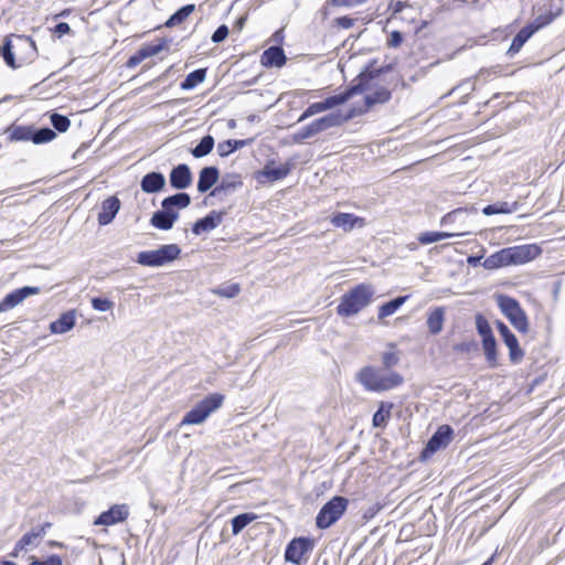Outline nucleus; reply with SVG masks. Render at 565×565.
Returning a JSON list of instances; mask_svg holds the SVG:
<instances>
[{"label":"nucleus","instance_id":"nucleus-4","mask_svg":"<svg viewBox=\"0 0 565 565\" xmlns=\"http://www.w3.org/2000/svg\"><path fill=\"white\" fill-rule=\"evenodd\" d=\"M356 381L367 392L382 393L403 385L404 376L394 370L366 365L356 373Z\"/></svg>","mask_w":565,"mask_h":565},{"label":"nucleus","instance_id":"nucleus-22","mask_svg":"<svg viewBox=\"0 0 565 565\" xmlns=\"http://www.w3.org/2000/svg\"><path fill=\"white\" fill-rule=\"evenodd\" d=\"M287 57L280 46H270L260 55V64L264 67H281L286 64Z\"/></svg>","mask_w":565,"mask_h":565},{"label":"nucleus","instance_id":"nucleus-57","mask_svg":"<svg viewBox=\"0 0 565 565\" xmlns=\"http://www.w3.org/2000/svg\"><path fill=\"white\" fill-rule=\"evenodd\" d=\"M404 7H405V3H404L403 1H397V2L395 3V9H394V11H395V12H398V11H401Z\"/></svg>","mask_w":565,"mask_h":565},{"label":"nucleus","instance_id":"nucleus-2","mask_svg":"<svg viewBox=\"0 0 565 565\" xmlns=\"http://www.w3.org/2000/svg\"><path fill=\"white\" fill-rule=\"evenodd\" d=\"M0 55L9 67L15 70L33 63L38 58V47L29 35L10 34L3 40Z\"/></svg>","mask_w":565,"mask_h":565},{"label":"nucleus","instance_id":"nucleus-56","mask_svg":"<svg viewBox=\"0 0 565 565\" xmlns=\"http://www.w3.org/2000/svg\"><path fill=\"white\" fill-rule=\"evenodd\" d=\"M47 546L50 547H57V548H62L64 547V544L62 542H58V541H54V540H50L47 541Z\"/></svg>","mask_w":565,"mask_h":565},{"label":"nucleus","instance_id":"nucleus-20","mask_svg":"<svg viewBox=\"0 0 565 565\" xmlns=\"http://www.w3.org/2000/svg\"><path fill=\"white\" fill-rule=\"evenodd\" d=\"M120 209V200L116 195L108 196L100 204V211L97 216L99 225H107L113 222Z\"/></svg>","mask_w":565,"mask_h":565},{"label":"nucleus","instance_id":"nucleus-3","mask_svg":"<svg viewBox=\"0 0 565 565\" xmlns=\"http://www.w3.org/2000/svg\"><path fill=\"white\" fill-rule=\"evenodd\" d=\"M541 253L542 249L536 244L504 247L489 255L482 266L488 270H495L502 267L523 265L534 260Z\"/></svg>","mask_w":565,"mask_h":565},{"label":"nucleus","instance_id":"nucleus-39","mask_svg":"<svg viewBox=\"0 0 565 565\" xmlns=\"http://www.w3.org/2000/svg\"><path fill=\"white\" fill-rule=\"evenodd\" d=\"M455 235L456 234L448 232H424L418 235L417 241L420 245H428L441 239L452 237Z\"/></svg>","mask_w":565,"mask_h":565},{"label":"nucleus","instance_id":"nucleus-44","mask_svg":"<svg viewBox=\"0 0 565 565\" xmlns=\"http://www.w3.org/2000/svg\"><path fill=\"white\" fill-rule=\"evenodd\" d=\"M214 295L224 297V298H234L241 292L239 284H230L227 286L218 287L213 289Z\"/></svg>","mask_w":565,"mask_h":565},{"label":"nucleus","instance_id":"nucleus-28","mask_svg":"<svg viewBox=\"0 0 565 565\" xmlns=\"http://www.w3.org/2000/svg\"><path fill=\"white\" fill-rule=\"evenodd\" d=\"M164 177L159 172L147 173L141 180V190L146 193H156L163 189Z\"/></svg>","mask_w":565,"mask_h":565},{"label":"nucleus","instance_id":"nucleus-8","mask_svg":"<svg viewBox=\"0 0 565 565\" xmlns=\"http://www.w3.org/2000/svg\"><path fill=\"white\" fill-rule=\"evenodd\" d=\"M224 398L220 393L209 394L183 416L180 426L202 424L223 405Z\"/></svg>","mask_w":565,"mask_h":565},{"label":"nucleus","instance_id":"nucleus-6","mask_svg":"<svg viewBox=\"0 0 565 565\" xmlns=\"http://www.w3.org/2000/svg\"><path fill=\"white\" fill-rule=\"evenodd\" d=\"M191 203V198L188 193L180 192L174 195L163 199L161 205L162 211L153 213L150 223L153 227L168 231L172 228L178 218V212L174 209H184Z\"/></svg>","mask_w":565,"mask_h":565},{"label":"nucleus","instance_id":"nucleus-29","mask_svg":"<svg viewBox=\"0 0 565 565\" xmlns=\"http://www.w3.org/2000/svg\"><path fill=\"white\" fill-rule=\"evenodd\" d=\"M409 298L408 295L406 296H399L395 299H392L383 305H381L377 309V319L380 322H383V320L386 317H390L394 315Z\"/></svg>","mask_w":565,"mask_h":565},{"label":"nucleus","instance_id":"nucleus-46","mask_svg":"<svg viewBox=\"0 0 565 565\" xmlns=\"http://www.w3.org/2000/svg\"><path fill=\"white\" fill-rule=\"evenodd\" d=\"M476 350H477V343L473 340L456 343L452 347V351L458 355H469L471 352H473Z\"/></svg>","mask_w":565,"mask_h":565},{"label":"nucleus","instance_id":"nucleus-37","mask_svg":"<svg viewBox=\"0 0 565 565\" xmlns=\"http://www.w3.org/2000/svg\"><path fill=\"white\" fill-rule=\"evenodd\" d=\"M257 518H258L257 514L252 513V512L242 513V514L234 516L231 521L232 534L237 535L238 533H241L243 531V529L245 526H247L249 523L255 521Z\"/></svg>","mask_w":565,"mask_h":565},{"label":"nucleus","instance_id":"nucleus-9","mask_svg":"<svg viewBox=\"0 0 565 565\" xmlns=\"http://www.w3.org/2000/svg\"><path fill=\"white\" fill-rule=\"evenodd\" d=\"M349 507V500L341 495H334L322 505L316 516V526L326 530L339 521Z\"/></svg>","mask_w":565,"mask_h":565},{"label":"nucleus","instance_id":"nucleus-31","mask_svg":"<svg viewBox=\"0 0 565 565\" xmlns=\"http://www.w3.org/2000/svg\"><path fill=\"white\" fill-rule=\"evenodd\" d=\"M504 344L509 349V360L512 364H519L524 359V351L520 347L519 340L514 333L503 339Z\"/></svg>","mask_w":565,"mask_h":565},{"label":"nucleus","instance_id":"nucleus-58","mask_svg":"<svg viewBox=\"0 0 565 565\" xmlns=\"http://www.w3.org/2000/svg\"><path fill=\"white\" fill-rule=\"evenodd\" d=\"M480 260V257H469L468 263L470 265H476Z\"/></svg>","mask_w":565,"mask_h":565},{"label":"nucleus","instance_id":"nucleus-41","mask_svg":"<svg viewBox=\"0 0 565 565\" xmlns=\"http://www.w3.org/2000/svg\"><path fill=\"white\" fill-rule=\"evenodd\" d=\"M516 209V203L509 204L508 202H497L494 204L487 205L483 209L486 215L492 214H508L512 213Z\"/></svg>","mask_w":565,"mask_h":565},{"label":"nucleus","instance_id":"nucleus-34","mask_svg":"<svg viewBox=\"0 0 565 565\" xmlns=\"http://www.w3.org/2000/svg\"><path fill=\"white\" fill-rule=\"evenodd\" d=\"M206 76V68H198L186 75V77L181 82L180 87L183 90H190L204 82Z\"/></svg>","mask_w":565,"mask_h":565},{"label":"nucleus","instance_id":"nucleus-18","mask_svg":"<svg viewBox=\"0 0 565 565\" xmlns=\"http://www.w3.org/2000/svg\"><path fill=\"white\" fill-rule=\"evenodd\" d=\"M128 516L129 510L126 504H114L107 511L102 512L94 521V524L110 526L126 521Z\"/></svg>","mask_w":565,"mask_h":565},{"label":"nucleus","instance_id":"nucleus-25","mask_svg":"<svg viewBox=\"0 0 565 565\" xmlns=\"http://www.w3.org/2000/svg\"><path fill=\"white\" fill-rule=\"evenodd\" d=\"M394 404L391 402H380L377 411L372 418V425L375 428H385L392 417Z\"/></svg>","mask_w":565,"mask_h":565},{"label":"nucleus","instance_id":"nucleus-45","mask_svg":"<svg viewBox=\"0 0 565 565\" xmlns=\"http://www.w3.org/2000/svg\"><path fill=\"white\" fill-rule=\"evenodd\" d=\"M51 124L58 132L67 131L71 126V121L66 116L56 113L51 115Z\"/></svg>","mask_w":565,"mask_h":565},{"label":"nucleus","instance_id":"nucleus-38","mask_svg":"<svg viewBox=\"0 0 565 565\" xmlns=\"http://www.w3.org/2000/svg\"><path fill=\"white\" fill-rule=\"evenodd\" d=\"M246 140H235V139H228L218 142L217 145V153L220 157L224 158L233 153L236 149L243 148L246 146Z\"/></svg>","mask_w":565,"mask_h":565},{"label":"nucleus","instance_id":"nucleus-55","mask_svg":"<svg viewBox=\"0 0 565 565\" xmlns=\"http://www.w3.org/2000/svg\"><path fill=\"white\" fill-rule=\"evenodd\" d=\"M497 328L502 340L513 333L502 321H498Z\"/></svg>","mask_w":565,"mask_h":565},{"label":"nucleus","instance_id":"nucleus-35","mask_svg":"<svg viewBox=\"0 0 565 565\" xmlns=\"http://www.w3.org/2000/svg\"><path fill=\"white\" fill-rule=\"evenodd\" d=\"M388 348H391V350L385 351L381 354V362L382 367L392 370L399 363L401 352L397 350L395 343H390Z\"/></svg>","mask_w":565,"mask_h":565},{"label":"nucleus","instance_id":"nucleus-36","mask_svg":"<svg viewBox=\"0 0 565 565\" xmlns=\"http://www.w3.org/2000/svg\"><path fill=\"white\" fill-rule=\"evenodd\" d=\"M220 217H215L214 215L210 214V215H206L205 217L203 218H200L198 220L193 226H192V232L195 234V235H200L201 233L203 232H209L213 228H215L218 223H220Z\"/></svg>","mask_w":565,"mask_h":565},{"label":"nucleus","instance_id":"nucleus-23","mask_svg":"<svg viewBox=\"0 0 565 565\" xmlns=\"http://www.w3.org/2000/svg\"><path fill=\"white\" fill-rule=\"evenodd\" d=\"M192 181L190 168L186 164H179L170 172V184L174 189H186Z\"/></svg>","mask_w":565,"mask_h":565},{"label":"nucleus","instance_id":"nucleus-12","mask_svg":"<svg viewBox=\"0 0 565 565\" xmlns=\"http://www.w3.org/2000/svg\"><path fill=\"white\" fill-rule=\"evenodd\" d=\"M180 253L175 244L162 245L158 249L140 252L137 262L142 266L160 267L177 259Z\"/></svg>","mask_w":565,"mask_h":565},{"label":"nucleus","instance_id":"nucleus-30","mask_svg":"<svg viewBox=\"0 0 565 565\" xmlns=\"http://www.w3.org/2000/svg\"><path fill=\"white\" fill-rule=\"evenodd\" d=\"M444 322L445 310L443 307H436L428 312L426 323L431 334H438L443 330Z\"/></svg>","mask_w":565,"mask_h":565},{"label":"nucleus","instance_id":"nucleus-13","mask_svg":"<svg viewBox=\"0 0 565 565\" xmlns=\"http://www.w3.org/2000/svg\"><path fill=\"white\" fill-rule=\"evenodd\" d=\"M313 548V539L307 536L295 537L286 546L285 561L295 565H306Z\"/></svg>","mask_w":565,"mask_h":565},{"label":"nucleus","instance_id":"nucleus-47","mask_svg":"<svg viewBox=\"0 0 565 565\" xmlns=\"http://www.w3.org/2000/svg\"><path fill=\"white\" fill-rule=\"evenodd\" d=\"M29 565H63V559L57 554L49 555L47 557L43 559H39L35 556L30 557Z\"/></svg>","mask_w":565,"mask_h":565},{"label":"nucleus","instance_id":"nucleus-26","mask_svg":"<svg viewBox=\"0 0 565 565\" xmlns=\"http://www.w3.org/2000/svg\"><path fill=\"white\" fill-rule=\"evenodd\" d=\"M291 171V164L281 163L275 166L274 162L267 163L263 169V175L270 182H275L285 179Z\"/></svg>","mask_w":565,"mask_h":565},{"label":"nucleus","instance_id":"nucleus-43","mask_svg":"<svg viewBox=\"0 0 565 565\" xmlns=\"http://www.w3.org/2000/svg\"><path fill=\"white\" fill-rule=\"evenodd\" d=\"M559 14V11L556 13L547 12L545 14H541L534 19L533 22L529 23L530 26L536 32L541 30L542 28L548 25L557 15Z\"/></svg>","mask_w":565,"mask_h":565},{"label":"nucleus","instance_id":"nucleus-54","mask_svg":"<svg viewBox=\"0 0 565 565\" xmlns=\"http://www.w3.org/2000/svg\"><path fill=\"white\" fill-rule=\"evenodd\" d=\"M53 32L58 36L62 38L65 34H68L71 32V28L66 22H60L54 26Z\"/></svg>","mask_w":565,"mask_h":565},{"label":"nucleus","instance_id":"nucleus-32","mask_svg":"<svg viewBox=\"0 0 565 565\" xmlns=\"http://www.w3.org/2000/svg\"><path fill=\"white\" fill-rule=\"evenodd\" d=\"M195 10L194 4H186L177 10L164 23L166 28H174L182 24Z\"/></svg>","mask_w":565,"mask_h":565},{"label":"nucleus","instance_id":"nucleus-42","mask_svg":"<svg viewBox=\"0 0 565 565\" xmlns=\"http://www.w3.org/2000/svg\"><path fill=\"white\" fill-rule=\"evenodd\" d=\"M56 137L54 130L50 128H41L32 134L31 140L36 143H45L52 141Z\"/></svg>","mask_w":565,"mask_h":565},{"label":"nucleus","instance_id":"nucleus-16","mask_svg":"<svg viewBox=\"0 0 565 565\" xmlns=\"http://www.w3.org/2000/svg\"><path fill=\"white\" fill-rule=\"evenodd\" d=\"M454 438V430L449 425H441L428 440L424 455L434 454L439 449L446 448Z\"/></svg>","mask_w":565,"mask_h":565},{"label":"nucleus","instance_id":"nucleus-24","mask_svg":"<svg viewBox=\"0 0 565 565\" xmlns=\"http://www.w3.org/2000/svg\"><path fill=\"white\" fill-rule=\"evenodd\" d=\"M218 180V170L215 167H205L200 171L198 181V191L205 193L209 191Z\"/></svg>","mask_w":565,"mask_h":565},{"label":"nucleus","instance_id":"nucleus-1","mask_svg":"<svg viewBox=\"0 0 565 565\" xmlns=\"http://www.w3.org/2000/svg\"><path fill=\"white\" fill-rule=\"evenodd\" d=\"M344 94L348 95V102L356 95H363L361 103L352 106L345 114L348 119L361 116L373 106L387 103L392 97L385 75L379 71L359 74Z\"/></svg>","mask_w":565,"mask_h":565},{"label":"nucleus","instance_id":"nucleus-60","mask_svg":"<svg viewBox=\"0 0 565 565\" xmlns=\"http://www.w3.org/2000/svg\"><path fill=\"white\" fill-rule=\"evenodd\" d=\"M244 22H245V18H239L237 21L238 26L242 28Z\"/></svg>","mask_w":565,"mask_h":565},{"label":"nucleus","instance_id":"nucleus-50","mask_svg":"<svg viewBox=\"0 0 565 565\" xmlns=\"http://www.w3.org/2000/svg\"><path fill=\"white\" fill-rule=\"evenodd\" d=\"M354 24L355 19L349 15L339 17L333 20V26H335L337 29L348 30L351 29Z\"/></svg>","mask_w":565,"mask_h":565},{"label":"nucleus","instance_id":"nucleus-7","mask_svg":"<svg viewBox=\"0 0 565 565\" xmlns=\"http://www.w3.org/2000/svg\"><path fill=\"white\" fill-rule=\"evenodd\" d=\"M497 303L503 316L519 333H529L530 321L527 315L516 299L507 295H499L497 297Z\"/></svg>","mask_w":565,"mask_h":565},{"label":"nucleus","instance_id":"nucleus-53","mask_svg":"<svg viewBox=\"0 0 565 565\" xmlns=\"http://www.w3.org/2000/svg\"><path fill=\"white\" fill-rule=\"evenodd\" d=\"M32 131L29 128L19 127L13 130L12 138L15 140H29L32 137Z\"/></svg>","mask_w":565,"mask_h":565},{"label":"nucleus","instance_id":"nucleus-10","mask_svg":"<svg viewBox=\"0 0 565 565\" xmlns=\"http://www.w3.org/2000/svg\"><path fill=\"white\" fill-rule=\"evenodd\" d=\"M347 115H340V114H330L327 116H323L321 118H318L310 122L309 125L300 128L292 135V140L297 143H301L305 140L315 137L316 135L320 134L321 131H324L333 126L341 125L342 122L347 121Z\"/></svg>","mask_w":565,"mask_h":565},{"label":"nucleus","instance_id":"nucleus-49","mask_svg":"<svg viewBox=\"0 0 565 565\" xmlns=\"http://www.w3.org/2000/svg\"><path fill=\"white\" fill-rule=\"evenodd\" d=\"M367 0H327V6L333 8H352L365 3Z\"/></svg>","mask_w":565,"mask_h":565},{"label":"nucleus","instance_id":"nucleus-33","mask_svg":"<svg viewBox=\"0 0 565 565\" xmlns=\"http://www.w3.org/2000/svg\"><path fill=\"white\" fill-rule=\"evenodd\" d=\"M535 33V31L530 26V24L522 28L516 35L513 38L511 45L509 47L510 54H515L520 52L525 42Z\"/></svg>","mask_w":565,"mask_h":565},{"label":"nucleus","instance_id":"nucleus-14","mask_svg":"<svg viewBox=\"0 0 565 565\" xmlns=\"http://www.w3.org/2000/svg\"><path fill=\"white\" fill-rule=\"evenodd\" d=\"M50 527L51 523L46 522L24 533L14 544L9 554L10 557L17 558L21 553H26L30 548L36 547L40 544L41 539L45 535L46 530Z\"/></svg>","mask_w":565,"mask_h":565},{"label":"nucleus","instance_id":"nucleus-59","mask_svg":"<svg viewBox=\"0 0 565 565\" xmlns=\"http://www.w3.org/2000/svg\"><path fill=\"white\" fill-rule=\"evenodd\" d=\"M494 559V555H492L488 561H486L482 565H492Z\"/></svg>","mask_w":565,"mask_h":565},{"label":"nucleus","instance_id":"nucleus-21","mask_svg":"<svg viewBox=\"0 0 565 565\" xmlns=\"http://www.w3.org/2000/svg\"><path fill=\"white\" fill-rule=\"evenodd\" d=\"M331 223L334 227H340L344 232H350L354 227H363L365 226L366 222L364 217L356 216L352 213H335L331 217Z\"/></svg>","mask_w":565,"mask_h":565},{"label":"nucleus","instance_id":"nucleus-27","mask_svg":"<svg viewBox=\"0 0 565 565\" xmlns=\"http://www.w3.org/2000/svg\"><path fill=\"white\" fill-rule=\"evenodd\" d=\"M75 320V311H66L62 313L57 320L50 324V330L52 333H65L74 328Z\"/></svg>","mask_w":565,"mask_h":565},{"label":"nucleus","instance_id":"nucleus-5","mask_svg":"<svg viewBox=\"0 0 565 565\" xmlns=\"http://www.w3.org/2000/svg\"><path fill=\"white\" fill-rule=\"evenodd\" d=\"M374 299V288L361 282L344 292L337 306V313L342 318L353 317L365 309Z\"/></svg>","mask_w":565,"mask_h":565},{"label":"nucleus","instance_id":"nucleus-19","mask_svg":"<svg viewBox=\"0 0 565 565\" xmlns=\"http://www.w3.org/2000/svg\"><path fill=\"white\" fill-rule=\"evenodd\" d=\"M40 292L39 287H22L8 294L0 301V312L8 311L19 303H21L26 297L36 295Z\"/></svg>","mask_w":565,"mask_h":565},{"label":"nucleus","instance_id":"nucleus-52","mask_svg":"<svg viewBox=\"0 0 565 565\" xmlns=\"http://www.w3.org/2000/svg\"><path fill=\"white\" fill-rule=\"evenodd\" d=\"M404 41V36L399 31H392L386 40V44L388 47L396 49Z\"/></svg>","mask_w":565,"mask_h":565},{"label":"nucleus","instance_id":"nucleus-48","mask_svg":"<svg viewBox=\"0 0 565 565\" xmlns=\"http://www.w3.org/2000/svg\"><path fill=\"white\" fill-rule=\"evenodd\" d=\"M90 303L97 311H109L114 307V302L107 298L94 297L90 299Z\"/></svg>","mask_w":565,"mask_h":565},{"label":"nucleus","instance_id":"nucleus-11","mask_svg":"<svg viewBox=\"0 0 565 565\" xmlns=\"http://www.w3.org/2000/svg\"><path fill=\"white\" fill-rule=\"evenodd\" d=\"M475 322L476 329L481 337L486 360L491 367H495L498 365V347L491 326L482 313L476 315Z\"/></svg>","mask_w":565,"mask_h":565},{"label":"nucleus","instance_id":"nucleus-17","mask_svg":"<svg viewBox=\"0 0 565 565\" xmlns=\"http://www.w3.org/2000/svg\"><path fill=\"white\" fill-rule=\"evenodd\" d=\"M168 47L167 39H159L157 43H150L141 46L134 55L127 61L128 67H135L143 62L146 58L159 54L161 51Z\"/></svg>","mask_w":565,"mask_h":565},{"label":"nucleus","instance_id":"nucleus-40","mask_svg":"<svg viewBox=\"0 0 565 565\" xmlns=\"http://www.w3.org/2000/svg\"><path fill=\"white\" fill-rule=\"evenodd\" d=\"M214 147V138L211 135L204 136L200 143L191 150V153L195 158H202L207 156Z\"/></svg>","mask_w":565,"mask_h":565},{"label":"nucleus","instance_id":"nucleus-51","mask_svg":"<svg viewBox=\"0 0 565 565\" xmlns=\"http://www.w3.org/2000/svg\"><path fill=\"white\" fill-rule=\"evenodd\" d=\"M228 33H230L228 26L225 24H222L214 31L211 40L213 43H221L228 36Z\"/></svg>","mask_w":565,"mask_h":565},{"label":"nucleus","instance_id":"nucleus-61","mask_svg":"<svg viewBox=\"0 0 565 565\" xmlns=\"http://www.w3.org/2000/svg\"><path fill=\"white\" fill-rule=\"evenodd\" d=\"M68 12H70V10H64V11L61 12L60 15H67Z\"/></svg>","mask_w":565,"mask_h":565},{"label":"nucleus","instance_id":"nucleus-15","mask_svg":"<svg viewBox=\"0 0 565 565\" xmlns=\"http://www.w3.org/2000/svg\"><path fill=\"white\" fill-rule=\"evenodd\" d=\"M348 102V95L343 93L329 96L322 102H317L310 104L306 110L300 115L298 121H302L311 116L323 113L326 110L332 109L339 105H342Z\"/></svg>","mask_w":565,"mask_h":565}]
</instances>
